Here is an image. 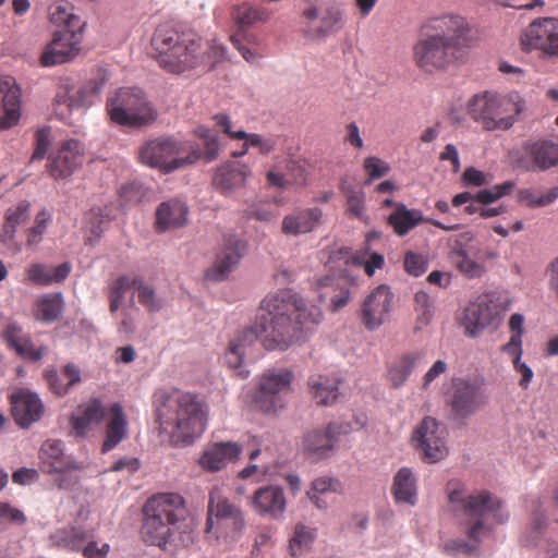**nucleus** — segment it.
Returning <instances> with one entry per match:
<instances>
[{
    "mask_svg": "<svg viewBox=\"0 0 558 558\" xmlns=\"http://www.w3.org/2000/svg\"><path fill=\"white\" fill-rule=\"evenodd\" d=\"M254 327H248L230 340L225 361L231 368L240 367L250 356L258 340L268 349H288L299 340L300 333L311 330L322 320L316 306L307 307L304 300L292 291L267 295L260 303Z\"/></svg>",
    "mask_w": 558,
    "mask_h": 558,
    "instance_id": "nucleus-1",
    "label": "nucleus"
},
{
    "mask_svg": "<svg viewBox=\"0 0 558 558\" xmlns=\"http://www.w3.org/2000/svg\"><path fill=\"white\" fill-rule=\"evenodd\" d=\"M446 493L452 511L461 519L465 535L475 542L470 544L465 541H448L444 546L448 554L475 553L485 532L490 531L493 525L504 524L509 520L504 501L489 490L469 492L462 482L451 480L447 483Z\"/></svg>",
    "mask_w": 558,
    "mask_h": 558,
    "instance_id": "nucleus-2",
    "label": "nucleus"
},
{
    "mask_svg": "<svg viewBox=\"0 0 558 558\" xmlns=\"http://www.w3.org/2000/svg\"><path fill=\"white\" fill-rule=\"evenodd\" d=\"M141 536L147 545L159 547L171 555L191 547L196 534L187 520L184 498L174 493L148 498L143 507Z\"/></svg>",
    "mask_w": 558,
    "mask_h": 558,
    "instance_id": "nucleus-3",
    "label": "nucleus"
},
{
    "mask_svg": "<svg viewBox=\"0 0 558 558\" xmlns=\"http://www.w3.org/2000/svg\"><path fill=\"white\" fill-rule=\"evenodd\" d=\"M468 21L454 14L429 19L413 47L415 64L426 71L444 70L459 60L470 43Z\"/></svg>",
    "mask_w": 558,
    "mask_h": 558,
    "instance_id": "nucleus-4",
    "label": "nucleus"
},
{
    "mask_svg": "<svg viewBox=\"0 0 558 558\" xmlns=\"http://www.w3.org/2000/svg\"><path fill=\"white\" fill-rule=\"evenodd\" d=\"M154 405L159 433L166 435L173 447L191 445L206 428L205 405L195 395L159 391Z\"/></svg>",
    "mask_w": 558,
    "mask_h": 558,
    "instance_id": "nucleus-5",
    "label": "nucleus"
},
{
    "mask_svg": "<svg viewBox=\"0 0 558 558\" xmlns=\"http://www.w3.org/2000/svg\"><path fill=\"white\" fill-rule=\"evenodd\" d=\"M151 46L159 66L167 72L180 74L199 63L201 41L193 34L160 26L153 36Z\"/></svg>",
    "mask_w": 558,
    "mask_h": 558,
    "instance_id": "nucleus-6",
    "label": "nucleus"
},
{
    "mask_svg": "<svg viewBox=\"0 0 558 558\" xmlns=\"http://www.w3.org/2000/svg\"><path fill=\"white\" fill-rule=\"evenodd\" d=\"M525 109V100L517 92L500 95L484 92L474 95L468 102L472 119L487 131L510 129L515 117Z\"/></svg>",
    "mask_w": 558,
    "mask_h": 558,
    "instance_id": "nucleus-7",
    "label": "nucleus"
},
{
    "mask_svg": "<svg viewBox=\"0 0 558 558\" xmlns=\"http://www.w3.org/2000/svg\"><path fill=\"white\" fill-rule=\"evenodd\" d=\"M111 121L126 128H138L154 119V112L140 89L121 88L108 99Z\"/></svg>",
    "mask_w": 558,
    "mask_h": 558,
    "instance_id": "nucleus-8",
    "label": "nucleus"
},
{
    "mask_svg": "<svg viewBox=\"0 0 558 558\" xmlns=\"http://www.w3.org/2000/svg\"><path fill=\"white\" fill-rule=\"evenodd\" d=\"M245 525L242 511L225 497L220 489L209 493L205 533L215 531L216 538L230 536L234 538Z\"/></svg>",
    "mask_w": 558,
    "mask_h": 558,
    "instance_id": "nucleus-9",
    "label": "nucleus"
},
{
    "mask_svg": "<svg viewBox=\"0 0 558 558\" xmlns=\"http://www.w3.org/2000/svg\"><path fill=\"white\" fill-rule=\"evenodd\" d=\"M293 380L294 373L289 368L267 369L258 380L254 396L255 407L264 413H276L282 409Z\"/></svg>",
    "mask_w": 558,
    "mask_h": 558,
    "instance_id": "nucleus-10",
    "label": "nucleus"
},
{
    "mask_svg": "<svg viewBox=\"0 0 558 558\" xmlns=\"http://www.w3.org/2000/svg\"><path fill=\"white\" fill-rule=\"evenodd\" d=\"M268 19L269 12L266 9L255 8L248 3L235 7L232 12L234 32L230 36V41L247 62H254L257 54L243 45V40L252 43L254 39L253 35L247 34L246 28L257 22H266Z\"/></svg>",
    "mask_w": 558,
    "mask_h": 558,
    "instance_id": "nucleus-11",
    "label": "nucleus"
},
{
    "mask_svg": "<svg viewBox=\"0 0 558 558\" xmlns=\"http://www.w3.org/2000/svg\"><path fill=\"white\" fill-rule=\"evenodd\" d=\"M177 142H146L141 148L140 159L151 168H157L163 173H169L184 165H190L199 159L201 154L192 151L186 157H180L175 153Z\"/></svg>",
    "mask_w": 558,
    "mask_h": 558,
    "instance_id": "nucleus-12",
    "label": "nucleus"
},
{
    "mask_svg": "<svg viewBox=\"0 0 558 558\" xmlns=\"http://www.w3.org/2000/svg\"><path fill=\"white\" fill-rule=\"evenodd\" d=\"M412 442L424 460L428 462H437L444 459L448 452L444 439V429L430 416H426L414 429Z\"/></svg>",
    "mask_w": 558,
    "mask_h": 558,
    "instance_id": "nucleus-13",
    "label": "nucleus"
},
{
    "mask_svg": "<svg viewBox=\"0 0 558 558\" xmlns=\"http://www.w3.org/2000/svg\"><path fill=\"white\" fill-rule=\"evenodd\" d=\"M393 302V293L386 284L376 287L365 298L360 317L367 330H376L384 325L390 316Z\"/></svg>",
    "mask_w": 558,
    "mask_h": 558,
    "instance_id": "nucleus-14",
    "label": "nucleus"
},
{
    "mask_svg": "<svg viewBox=\"0 0 558 558\" xmlns=\"http://www.w3.org/2000/svg\"><path fill=\"white\" fill-rule=\"evenodd\" d=\"M81 43L82 32L73 29L56 32L40 57V64L43 66H53L70 61L78 53Z\"/></svg>",
    "mask_w": 558,
    "mask_h": 558,
    "instance_id": "nucleus-15",
    "label": "nucleus"
},
{
    "mask_svg": "<svg viewBox=\"0 0 558 558\" xmlns=\"http://www.w3.org/2000/svg\"><path fill=\"white\" fill-rule=\"evenodd\" d=\"M350 426L341 423H329L324 430L313 429L303 439L304 453L315 460L324 459L333 451L339 436L349 432Z\"/></svg>",
    "mask_w": 558,
    "mask_h": 558,
    "instance_id": "nucleus-16",
    "label": "nucleus"
},
{
    "mask_svg": "<svg viewBox=\"0 0 558 558\" xmlns=\"http://www.w3.org/2000/svg\"><path fill=\"white\" fill-rule=\"evenodd\" d=\"M522 45L558 56V20L544 17L531 23L522 38Z\"/></svg>",
    "mask_w": 558,
    "mask_h": 558,
    "instance_id": "nucleus-17",
    "label": "nucleus"
},
{
    "mask_svg": "<svg viewBox=\"0 0 558 558\" xmlns=\"http://www.w3.org/2000/svg\"><path fill=\"white\" fill-rule=\"evenodd\" d=\"M485 400L480 391V387L465 379L453 381L449 404L456 416L465 418L474 414Z\"/></svg>",
    "mask_w": 558,
    "mask_h": 558,
    "instance_id": "nucleus-18",
    "label": "nucleus"
},
{
    "mask_svg": "<svg viewBox=\"0 0 558 558\" xmlns=\"http://www.w3.org/2000/svg\"><path fill=\"white\" fill-rule=\"evenodd\" d=\"M0 130H8L21 117V89L13 76L0 75Z\"/></svg>",
    "mask_w": 558,
    "mask_h": 558,
    "instance_id": "nucleus-19",
    "label": "nucleus"
},
{
    "mask_svg": "<svg viewBox=\"0 0 558 558\" xmlns=\"http://www.w3.org/2000/svg\"><path fill=\"white\" fill-rule=\"evenodd\" d=\"M241 447L233 441H220L208 446L202 453L198 463L208 472H217L229 462H234L241 454Z\"/></svg>",
    "mask_w": 558,
    "mask_h": 558,
    "instance_id": "nucleus-20",
    "label": "nucleus"
},
{
    "mask_svg": "<svg viewBox=\"0 0 558 558\" xmlns=\"http://www.w3.org/2000/svg\"><path fill=\"white\" fill-rule=\"evenodd\" d=\"M12 414L22 427H28L38 421L44 412V405L37 395L28 390H20L11 396Z\"/></svg>",
    "mask_w": 558,
    "mask_h": 558,
    "instance_id": "nucleus-21",
    "label": "nucleus"
},
{
    "mask_svg": "<svg viewBox=\"0 0 558 558\" xmlns=\"http://www.w3.org/2000/svg\"><path fill=\"white\" fill-rule=\"evenodd\" d=\"M287 500L283 489L276 485L258 488L252 498V506L260 515L278 519L284 512Z\"/></svg>",
    "mask_w": 558,
    "mask_h": 558,
    "instance_id": "nucleus-22",
    "label": "nucleus"
},
{
    "mask_svg": "<svg viewBox=\"0 0 558 558\" xmlns=\"http://www.w3.org/2000/svg\"><path fill=\"white\" fill-rule=\"evenodd\" d=\"M105 439L101 445V452L107 453L114 449L123 439L128 437V418L123 407L120 403H113L108 409L106 415Z\"/></svg>",
    "mask_w": 558,
    "mask_h": 558,
    "instance_id": "nucleus-23",
    "label": "nucleus"
},
{
    "mask_svg": "<svg viewBox=\"0 0 558 558\" xmlns=\"http://www.w3.org/2000/svg\"><path fill=\"white\" fill-rule=\"evenodd\" d=\"M31 203L26 199L20 201L16 205L9 207L4 213L0 242L15 252L21 251V245L15 241L17 228L29 218Z\"/></svg>",
    "mask_w": 558,
    "mask_h": 558,
    "instance_id": "nucleus-24",
    "label": "nucleus"
},
{
    "mask_svg": "<svg viewBox=\"0 0 558 558\" xmlns=\"http://www.w3.org/2000/svg\"><path fill=\"white\" fill-rule=\"evenodd\" d=\"M322 218L323 210L318 207L300 208L282 219L281 231L293 236L310 233L320 225Z\"/></svg>",
    "mask_w": 558,
    "mask_h": 558,
    "instance_id": "nucleus-25",
    "label": "nucleus"
},
{
    "mask_svg": "<svg viewBox=\"0 0 558 558\" xmlns=\"http://www.w3.org/2000/svg\"><path fill=\"white\" fill-rule=\"evenodd\" d=\"M49 159V173L54 179L68 178L82 163V156L77 153V142H62L57 153L51 154Z\"/></svg>",
    "mask_w": 558,
    "mask_h": 558,
    "instance_id": "nucleus-26",
    "label": "nucleus"
},
{
    "mask_svg": "<svg viewBox=\"0 0 558 558\" xmlns=\"http://www.w3.org/2000/svg\"><path fill=\"white\" fill-rule=\"evenodd\" d=\"M2 338L8 347L22 359L37 362L44 355L45 348H36L31 338L15 323H9L5 326Z\"/></svg>",
    "mask_w": 558,
    "mask_h": 558,
    "instance_id": "nucleus-27",
    "label": "nucleus"
},
{
    "mask_svg": "<svg viewBox=\"0 0 558 558\" xmlns=\"http://www.w3.org/2000/svg\"><path fill=\"white\" fill-rule=\"evenodd\" d=\"M497 319V312L487 302L480 301L470 303L464 310L462 325L465 333L470 337H476L481 331Z\"/></svg>",
    "mask_w": 558,
    "mask_h": 558,
    "instance_id": "nucleus-28",
    "label": "nucleus"
},
{
    "mask_svg": "<svg viewBox=\"0 0 558 558\" xmlns=\"http://www.w3.org/2000/svg\"><path fill=\"white\" fill-rule=\"evenodd\" d=\"M242 251L243 245L239 240L228 239L217 254L213 267L207 271V278L214 281L223 280L240 262Z\"/></svg>",
    "mask_w": 558,
    "mask_h": 558,
    "instance_id": "nucleus-29",
    "label": "nucleus"
},
{
    "mask_svg": "<svg viewBox=\"0 0 558 558\" xmlns=\"http://www.w3.org/2000/svg\"><path fill=\"white\" fill-rule=\"evenodd\" d=\"M250 169L239 162L219 167L213 178V185L223 195H229L245 185Z\"/></svg>",
    "mask_w": 558,
    "mask_h": 558,
    "instance_id": "nucleus-30",
    "label": "nucleus"
},
{
    "mask_svg": "<svg viewBox=\"0 0 558 558\" xmlns=\"http://www.w3.org/2000/svg\"><path fill=\"white\" fill-rule=\"evenodd\" d=\"M107 411L98 398H92L78 405L76 413L70 417V425L74 434L84 437L90 430L94 423H99Z\"/></svg>",
    "mask_w": 558,
    "mask_h": 558,
    "instance_id": "nucleus-31",
    "label": "nucleus"
},
{
    "mask_svg": "<svg viewBox=\"0 0 558 558\" xmlns=\"http://www.w3.org/2000/svg\"><path fill=\"white\" fill-rule=\"evenodd\" d=\"M71 271V265L63 263L59 266H49L40 263L31 264L25 269L24 282L40 287L60 283L66 279Z\"/></svg>",
    "mask_w": 558,
    "mask_h": 558,
    "instance_id": "nucleus-32",
    "label": "nucleus"
},
{
    "mask_svg": "<svg viewBox=\"0 0 558 558\" xmlns=\"http://www.w3.org/2000/svg\"><path fill=\"white\" fill-rule=\"evenodd\" d=\"M189 207L184 202L172 198L162 202L156 210V229L166 231L183 227L187 221Z\"/></svg>",
    "mask_w": 558,
    "mask_h": 558,
    "instance_id": "nucleus-33",
    "label": "nucleus"
},
{
    "mask_svg": "<svg viewBox=\"0 0 558 558\" xmlns=\"http://www.w3.org/2000/svg\"><path fill=\"white\" fill-rule=\"evenodd\" d=\"M288 173L283 175L282 173L276 171H268L267 173V182L270 186L277 189H286L290 184L303 186L307 182V178L311 172V166L305 160H289L287 163Z\"/></svg>",
    "mask_w": 558,
    "mask_h": 558,
    "instance_id": "nucleus-34",
    "label": "nucleus"
},
{
    "mask_svg": "<svg viewBox=\"0 0 558 558\" xmlns=\"http://www.w3.org/2000/svg\"><path fill=\"white\" fill-rule=\"evenodd\" d=\"M44 378L52 393L63 397L72 386L81 381V371L76 365L69 363L62 367L60 373L53 368L46 369Z\"/></svg>",
    "mask_w": 558,
    "mask_h": 558,
    "instance_id": "nucleus-35",
    "label": "nucleus"
},
{
    "mask_svg": "<svg viewBox=\"0 0 558 558\" xmlns=\"http://www.w3.org/2000/svg\"><path fill=\"white\" fill-rule=\"evenodd\" d=\"M40 459L48 473H65L69 470L80 469L74 462L68 459L62 449L60 440H47L40 449Z\"/></svg>",
    "mask_w": 558,
    "mask_h": 558,
    "instance_id": "nucleus-36",
    "label": "nucleus"
},
{
    "mask_svg": "<svg viewBox=\"0 0 558 558\" xmlns=\"http://www.w3.org/2000/svg\"><path fill=\"white\" fill-rule=\"evenodd\" d=\"M423 351H411L401 355L388 368V380L395 388L401 387L412 372L424 362Z\"/></svg>",
    "mask_w": 558,
    "mask_h": 558,
    "instance_id": "nucleus-37",
    "label": "nucleus"
},
{
    "mask_svg": "<svg viewBox=\"0 0 558 558\" xmlns=\"http://www.w3.org/2000/svg\"><path fill=\"white\" fill-rule=\"evenodd\" d=\"M341 279L333 276H324L317 279L316 288L322 300L329 299L333 311H338L348 304L350 291L340 283Z\"/></svg>",
    "mask_w": 558,
    "mask_h": 558,
    "instance_id": "nucleus-38",
    "label": "nucleus"
},
{
    "mask_svg": "<svg viewBox=\"0 0 558 558\" xmlns=\"http://www.w3.org/2000/svg\"><path fill=\"white\" fill-rule=\"evenodd\" d=\"M387 222L397 235L404 236L425 222V218L420 210L409 209L404 204H397L395 210L388 216Z\"/></svg>",
    "mask_w": 558,
    "mask_h": 558,
    "instance_id": "nucleus-39",
    "label": "nucleus"
},
{
    "mask_svg": "<svg viewBox=\"0 0 558 558\" xmlns=\"http://www.w3.org/2000/svg\"><path fill=\"white\" fill-rule=\"evenodd\" d=\"M339 379L327 375H314L308 379L311 395L317 404L331 405L338 398Z\"/></svg>",
    "mask_w": 558,
    "mask_h": 558,
    "instance_id": "nucleus-40",
    "label": "nucleus"
},
{
    "mask_svg": "<svg viewBox=\"0 0 558 558\" xmlns=\"http://www.w3.org/2000/svg\"><path fill=\"white\" fill-rule=\"evenodd\" d=\"M392 495L397 502H404L414 506L416 502V486L413 473L408 468L400 469L393 477L391 487Z\"/></svg>",
    "mask_w": 558,
    "mask_h": 558,
    "instance_id": "nucleus-41",
    "label": "nucleus"
},
{
    "mask_svg": "<svg viewBox=\"0 0 558 558\" xmlns=\"http://www.w3.org/2000/svg\"><path fill=\"white\" fill-rule=\"evenodd\" d=\"M449 258L456 269L468 279L481 278L486 272L485 266L472 259L462 244L451 250Z\"/></svg>",
    "mask_w": 558,
    "mask_h": 558,
    "instance_id": "nucleus-42",
    "label": "nucleus"
},
{
    "mask_svg": "<svg viewBox=\"0 0 558 558\" xmlns=\"http://www.w3.org/2000/svg\"><path fill=\"white\" fill-rule=\"evenodd\" d=\"M341 483L332 477L322 476L312 482L307 496L318 509H326L328 504L323 498L328 493H340Z\"/></svg>",
    "mask_w": 558,
    "mask_h": 558,
    "instance_id": "nucleus-43",
    "label": "nucleus"
},
{
    "mask_svg": "<svg viewBox=\"0 0 558 558\" xmlns=\"http://www.w3.org/2000/svg\"><path fill=\"white\" fill-rule=\"evenodd\" d=\"M63 311V299L60 293L48 294L37 300L36 317L50 323L56 320Z\"/></svg>",
    "mask_w": 558,
    "mask_h": 558,
    "instance_id": "nucleus-44",
    "label": "nucleus"
},
{
    "mask_svg": "<svg viewBox=\"0 0 558 558\" xmlns=\"http://www.w3.org/2000/svg\"><path fill=\"white\" fill-rule=\"evenodd\" d=\"M531 151L534 162L543 170L558 165V143L535 142Z\"/></svg>",
    "mask_w": 558,
    "mask_h": 558,
    "instance_id": "nucleus-45",
    "label": "nucleus"
},
{
    "mask_svg": "<svg viewBox=\"0 0 558 558\" xmlns=\"http://www.w3.org/2000/svg\"><path fill=\"white\" fill-rule=\"evenodd\" d=\"M51 220L52 215L47 208H43L36 214L33 226L25 230L26 245L28 247H35L43 241Z\"/></svg>",
    "mask_w": 558,
    "mask_h": 558,
    "instance_id": "nucleus-46",
    "label": "nucleus"
},
{
    "mask_svg": "<svg viewBox=\"0 0 558 558\" xmlns=\"http://www.w3.org/2000/svg\"><path fill=\"white\" fill-rule=\"evenodd\" d=\"M340 191L345 196L347 211L350 216L362 219L365 213V195L362 190H356L351 184L342 181Z\"/></svg>",
    "mask_w": 558,
    "mask_h": 558,
    "instance_id": "nucleus-47",
    "label": "nucleus"
},
{
    "mask_svg": "<svg viewBox=\"0 0 558 558\" xmlns=\"http://www.w3.org/2000/svg\"><path fill=\"white\" fill-rule=\"evenodd\" d=\"M88 537V534L80 527L63 529L56 534L58 544L71 550H82Z\"/></svg>",
    "mask_w": 558,
    "mask_h": 558,
    "instance_id": "nucleus-48",
    "label": "nucleus"
},
{
    "mask_svg": "<svg viewBox=\"0 0 558 558\" xmlns=\"http://www.w3.org/2000/svg\"><path fill=\"white\" fill-rule=\"evenodd\" d=\"M511 332L509 341L501 347L502 352L522 350V336L524 333V316L519 313L511 315L508 323Z\"/></svg>",
    "mask_w": 558,
    "mask_h": 558,
    "instance_id": "nucleus-49",
    "label": "nucleus"
},
{
    "mask_svg": "<svg viewBox=\"0 0 558 558\" xmlns=\"http://www.w3.org/2000/svg\"><path fill=\"white\" fill-rule=\"evenodd\" d=\"M314 539V533L303 524H296L294 534L290 539L291 555L296 557L301 556L306 550Z\"/></svg>",
    "mask_w": 558,
    "mask_h": 558,
    "instance_id": "nucleus-50",
    "label": "nucleus"
},
{
    "mask_svg": "<svg viewBox=\"0 0 558 558\" xmlns=\"http://www.w3.org/2000/svg\"><path fill=\"white\" fill-rule=\"evenodd\" d=\"M558 197L557 190L537 196L531 189H523L518 192V201L529 207H543L550 205Z\"/></svg>",
    "mask_w": 558,
    "mask_h": 558,
    "instance_id": "nucleus-51",
    "label": "nucleus"
},
{
    "mask_svg": "<svg viewBox=\"0 0 558 558\" xmlns=\"http://www.w3.org/2000/svg\"><path fill=\"white\" fill-rule=\"evenodd\" d=\"M547 527V515L546 509L543 508V504L541 500H536L533 505L532 510V522H531V541L529 543H534L541 534L545 532Z\"/></svg>",
    "mask_w": 558,
    "mask_h": 558,
    "instance_id": "nucleus-52",
    "label": "nucleus"
},
{
    "mask_svg": "<svg viewBox=\"0 0 558 558\" xmlns=\"http://www.w3.org/2000/svg\"><path fill=\"white\" fill-rule=\"evenodd\" d=\"M213 120L217 129L233 140H260L257 134H248L242 130L232 131V122L227 114L218 113Z\"/></svg>",
    "mask_w": 558,
    "mask_h": 558,
    "instance_id": "nucleus-53",
    "label": "nucleus"
},
{
    "mask_svg": "<svg viewBox=\"0 0 558 558\" xmlns=\"http://www.w3.org/2000/svg\"><path fill=\"white\" fill-rule=\"evenodd\" d=\"M363 167L367 175L364 182L365 185L371 184V182L376 179L385 177L390 170L388 163L377 157L366 158L364 160Z\"/></svg>",
    "mask_w": 558,
    "mask_h": 558,
    "instance_id": "nucleus-54",
    "label": "nucleus"
},
{
    "mask_svg": "<svg viewBox=\"0 0 558 558\" xmlns=\"http://www.w3.org/2000/svg\"><path fill=\"white\" fill-rule=\"evenodd\" d=\"M51 20L54 23L64 24L63 29H73L76 32H82L83 23L81 19L70 13L65 7H56L54 11L51 12Z\"/></svg>",
    "mask_w": 558,
    "mask_h": 558,
    "instance_id": "nucleus-55",
    "label": "nucleus"
},
{
    "mask_svg": "<svg viewBox=\"0 0 558 558\" xmlns=\"http://www.w3.org/2000/svg\"><path fill=\"white\" fill-rule=\"evenodd\" d=\"M505 353L512 357L513 368L521 375L519 386L522 389H526L533 379L534 373L529 365L521 361L523 350L509 351Z\"/></svg>",
    "mask_w": 558,
    "mask_h": 558,
    "instance_id": "nucleus-56",
    "label": "nucleus"
},
{
    "mask_svg": "<svg viewBox=\"0 0 558 558\" xmlns=\"http://www.w3.org/2000/svg\"><path fill=\"white\" fill-rule=\"evenodd\" d=\"M119 195L125 205L137 204L146 196V189L142 183L133 181L122 185Z\"/></svg>",
    "mask_w": 558,
    "mask_h": 558,
    "instance_id": "nucleus-57",
    "label": "nucleus"
},
{
    "mask_svg": "<svg viewBox=\"0 0 558 558\" xmlns=\"http://www.w3.org/2000/svg\"><path fill=\"white\" fill-rule=\"evenodd\" d=\"M89 216V234H86L85 243L94 245L100 239L108 221L104 219L99 210L92 209Z\"/></svg>",
    "mask_w": 558,
    "mask_h": 558,
    "instance_id": "nucleus-58",
    "label": "nucleus"
},
{
    "mask_svg": "<svg viewBox=\"0 0 558 558\" xmlns=\"http://www.w3.org/2000/svg\"><path fill=\"white\" fill-rule=\"evenodd\" d=\"M26 521L25 514L7 502H0V527L11 524L23 525Z\"/></svg>",
    "mask_w": 558,
    "mask_h": 558,
    "instance_id": "nucleus-59",
    "label": "nucleus"
},
{
    "mask_svg": "<svg viewBox=\"0 0 558 558\" xmlns=\"http://www.w3.org/2000/svg\"><path fill=\"white\" fill-rule=\"evenodd\" d=\"M414 308L417 313V322L422 325H427L432 318V302L426 292L418 291L415 293Z\"/></svg>",
    "mask_w": 558,
    "mask_h": 558,
    "instance_id": "nucleus-60",
    "label": "nucleus"
},
{
    "mask_svg": "<svg viewBox=\"0 0 558 558\" xmlns=\"http://www.w3.org/2000/svg\"><path fill=\"white\" fill-rule=\"evenodd\" d=\"M341 13L338 10H329L322 19L320 26L316 29L317 36H327L341 28Z\"/></svg>",
    "mask_w": 558,
    "mask_h": 558,
    "instance_id": "nucleus-61",
    "label": "nucleus"
},
{
    "mask_svg": "<svg viewBox=\"0 0 558 558\" xmlns=\"http://www.w3.org/2000/svg\"><path fill=\"white\" fill-rule=\"evenodd\" d=\"M137 281L134 288L138 291V302L150 312L159 310L160 305L156 299L155 290L145 284L138 276Z\"/></svg>",
    "mask_w": 558,
    "mask_h": 558,
    "instance_id": "nucleus-62",
    "label": "nucleus"
},
{
    "mask_svg": "<svg viewBox=\"0 0 558 558\" xmlns=\"http://www.w3.org/2000/svg\"><path fill=\"white\" fill-rule=\"evenodd\" d=\"M404 269L409 275L418 277L427 269V262L423 255L408 252L404 256Z\"/></svg>",
    "mask_w": 558,
    "mask_h": 558,
    "instance_id": "nucleus-63",
    "label": "nucleus"
},
{
    "mask_svg": "<svg viewBox=\"0 0 558 558\" xmlns=\"http://www.w3.org/2000/svg\"><path fill=\"white\" fill-rule=\"evenodd\" d=\"M137 282V276H121L117 278L111 284L109 290V296L123 300L125 293L130 289L134 288V284H136Z\"/></svg>",
    "mask_w": 558,
    "mask_h": 558,
    "instance_id": "nucleus-64",
    "label": "nucleus"
}]
</instances>
